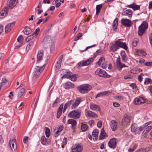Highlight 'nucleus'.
<instances>
[{"mask_svg":"<svg viewBox=\"0 0 152 152\" xmlns=\"http://www.w3.org/2000/svg\"><path fill=\"white\" fill-rule=\"evenodd\" d=\"M83 34L82 33H79L76 36V38L75 39V41L78 40L82 36Z\"/></svg>","mask_w":152,"mask_h":152,"instance_id":"nucleus-53","label":"nucleus"},{"mask_svg":"<svg viewBox=\"0 0 152 152\" xmlns=\"http://www.w3.org/2000/svg\"><path fill=\"white\" fill-rule=\"evenodd\" d=\"M122 39H118L115 42V44L117 45L119 48H121L126 50H127L128 48L127 47L125 43L123 42L122 41Z\"/></svg>","mask_w":152,"mask_h":152,"instance_id":"nucleus-9","label":"nucleus"},{"mask_svg":"<svg viewBox=\"0 0 152 152\" xmlns=\"http://www.w3.org/2000/svg\"><path fill=\"white\" fill-rule=\"evenodd\" d=\"M117 142V140L115 138L111 139L108 142V145L110 147L114 149L116 146V143Z\"/></svg>","mask_w":152,"mask_h":152,"instance_id":"nucleus-13","label":"nucleus"},{"mask_svg":"<svg viewBox=\"0 0 152 152\" xmlns=\"http://www.w3.org/2000/svg\"><path fill=\"white\" fill-rule=\"evenodd\" d=\"M90 108L91 110L94 111H100V107L93 103H91L90 105Z\"/></svg>","mask_w":152,"mask_h":152,"instance_id":"nucleus-23","label":"nucleus"},{"mask_svg":"<svg viewBox=\"0 0 152 152\" xmlns=\"http://www.w3.org/2000/svg\"><path fill=\"white\" fill-rule=\"evenodd\" d=\"M41 143L44 145H47L50 143L48 140L44 136H42L41 139Z\"/></svg>","mask_w":152,"mask_h":152,"instance_id":"nucleus-24","label":"nucleus"},{"mask_svg":"<svg viewBox=\"0 0 152 152\" xmlns=\"http://www.w3.org/2000/svg\"><path fill=\"white\" fill-rule=\"evenodd\" d=\"M63 57V56L62 55L58 58L57 61L55 65V69L56 70H58L60 69Z\"/></svg>","mask_w":152,"mask_h":152,"instance_id":"nucleus-17","label":"nucleus"},{"mask_svg":"<svg viewBox=\"0 0 152 152\" xmlns=\"http://www.w3.org/2000/svg\"><path fill=\"white\" fill-rule=\"evenodd\" d=\"M81 100V99L80 98H78L76 99L75 102L72 104V109H75L76 107L80 103Z\"/></svg>","mask_w":152,"mask_h":152,"instance_id":"nucleus-31","label":"nucleus"},{"mask_svg":"<svg viewBox=\"0 0 152 152\" xmlns=\"http://www.w3.org/2000/svg\"><path fill=\"white\" fill-rule=\"evenodd\" d=\"M152 129V127L151 126H149L146 127L143 131V133H146L149 132Z\"/></svg>","mask_w":152,"mask_h":152,"instance_id":"nucleus-49","label":"nucleus"},{"mask_svg":"<svg viewBox=\"0 0 152 152\" xmlns=\"http://www.w3.org/2000/svg\"><path fill=\"white\" fill-rule=\"evenodd\" d=\"M18 0H8L7 5L9 8L11 9L15 6L17 3Z\"/></svg>","mask_w":152,"mask_h":152,"instance_id":"nucleus-18","label":"nucleus"},{"mask_svg":"<svg viewBox=\"0 0 152 152\" xmlns=\"http://www.w3.org/2000/svg\"><path fill=\"white\" fill-rule=\"evenodd\" d=\"M68 122V124H71L72 125V127H74L76 125L77 122L76 121L73 119H69Z\"/></svg>","mask_w":152,"mask_h":152,"instance_id":"nucleus-34","label":"nucleus"},{"mask_svg":"<svg viewBox=\"0 0 152 152\" xmlns=\"http://www.w3.org/2000/svg\"><path fill=\"white\" fill-rule=\"evenodd\" d=\"M64 88L66 89L73 88L74 87V84L70 82L66 83L64 86Z\"/></svg>","mask_w":152,"mask_h":152,"instance_id":"nucleus-30","label":"nucleus"},{"mask_svg":"<svg viewBox=\"0 0 152 152\" xmlns=\"http://www.w3.org/2000/svg\"><path fill=\"white\" fill-rule=\"evenodd\" d=\"M116 64L118 67V69L120 71H121L123 68L128 67V66L126 65L125 64H122L121 63L120 59L119 58H117Z\"/></svg>","mask_w":152,"mask_h":152,"instance_id":"nucleus-14","label":"nucleus"},{"mask_svg":"<svg viewBox=\"0 0 152 152\" xmlns=\"http://www.w3.org/2000/svg\"><path fill=\"white\" fill-rule=\"evenodd\" d=\"M131 117L129 114H125L122 120V123L123 125L125 126L127 125L130 121Z\"/></svg>","mask_w":152,"mask_h":152,"instance_id":"nucleus-8","label":"nucleus"},{"mask_svg":"<svg viewBox=\"0 0 152 152\" xmlns=\"http://www.w3.org/2000/svg\"><path fill=\"white\" fill-rule=\"evenodd\" d=\"M93 61V59L90 58L86 60L83 61L78 63L77 65L78 66H86L92 63Z\"/></svg>","mask_w":152,"mask_h":152,"instance_id":"nucleus-7","label":"nucleus"},{"mask_svg":"<svg viewBox=\"0 0 152 152\" xmlns=\"http://www.w3.org/2000/svg\"><path fill=\"white\" fill-rule=\"evenodd\" d=\"M69 72H67L66 73V74H65L62 77V78H69V77L70 74H68Z\"/></svg>","mask_w":152,"mask_h":152,"instance_id":"nucleus-54","label":"nucleus"},{"mask_svg":"<svg viewBox=\"0 0 152 152\" xmlns=\"http://www.w3.org/2000/svg\"><path fill=\"white\" fill-rule=\"evenodd\" d=\"M151 80L149 78H145V80L144 83L145 84H148L149 83H151Z\"/></svg>","mask_w":152,"mask_h":152,"instance_id":"nucleus-52","label":"nucleus"},{"mask_svg":"<svg viewBox=\"0 0 152 152\" xmlns=\"http://www.w3.org/2000/svg\"><path fill=\"white\" fill-rule=\"evenodd\" d=\"M81 115V112L80 111L75 110L69 113L68 114V116L69 118L77 119L80 118Z\"/></svg>","mask_w":152,"mask_h":152,"instance_id":"nucleus-3","label":"nucleus"},{"mask_svg":"<svg viewBox=\"0 0 152 152\" xmlns=\"http://www.w3.org/2000/svg\"><path fill=\"white\" fill-rule=\"evenodd\" d=\"M43 43L45 45H50L51 44L53 43V41L51 39V37L50 36H47L44 37Z\"/></svg>","mask_w":152,"mask_h":152,"instance_id":"nucleus-12","label":"nucleus"},{"mask_svg":"<svg viewBox=\"0 0 152 152\" xmlns=\"http://www.w3.org/2000/svg\"><path fill=\"white\" fill-rule=\"evenodd\" d=\"M45 63H42V64H37V65L34 68V71L32 74V77L34 79L37 78L42 72L45 68Z\"/></svg>","mask_w":152,"mask_h":152,"instance_id":"nucleus-1","label":"nucleus"},{"mask_svg":"<svg viewBox=\"0 0 152 152\" xmlns=\"http://www.w3.org/2000/svg\"><path fill=\"white\" fill-rule=\"evenodd\" d=\"M136 54L140 56H145L146 53L145 51L140 50L137 51Z\"/></svg>","mask_w":152,"mask_h":152,"instance_id":"nucleus-40","label":"nucleus"},{"mask_svg":"<svg viewBox=\"0 0 152 152\" xmlns=\"http://www.w3.org/2000/svg\"><path fill=\"white\" fill-rule=\"evenodd\" d=\"M121 23L124 26L127 27H130L132 23L130 20L124 18L121 19Z\"/></svg>","mask_w":152,"mask_h":152,"instance_id":"nucleus-16","label":"nucleus"},{"mask_svg":"<svg viewBox=\"0 0 152 152\" xmlns=\"http://www.w3.org/2000/svg\"><path fill=\"white\" fill-rule=\"evenodd\" d=\"M136 152H148V151H146L145 149H141L137 150Z\"/></svg>","mask_w":152,"mask_h":152,"instance_id":"nucleus-60","label":"nucleus"},{"mask_svg":"<svg viewBox=\"0 0 152 152\" xmlns=\"http://www.w3.org/2000/svg\"><path fill=\"white\" fill-rule=\"evenodd\" d=\"M69 79L73 81H76L77 79V77H76V75L74 74L72 75H71L70 74Z\"/></svg>","mask_w":152,"mask_h":152,"instance_id":"nucleus-46","label":"nucleus"},{"mask_svg":"<svg viewBox=\"0 0 152 152\" xmlns=\"http://www.w3.org/2000/svg\"><path fill=\"white\" fill-rule=\"evenodd\" d=\"M40 31L39 28H37L35 30V31L32 34V35H34V37L36 39V37L38 35Z\"/></svg>","mask_w":152,"mask_h":152,"instance_id":"nucleus-43","label":"nucleus"},{"mask_svg":"<svg viewBox=\"0 0 152 152\" xmlns=\"http://www.w3.org/2000/svg\"><path fill=\"white\" fill-rule=\"evenodd\" d=\"M34 38H35L34 37V36H33V35L32 34L27 37L26 41L27 42H28L33 39L34 40Z\"/></svg>","mask_w":152,"mask_h":152,"instance_id":"nucleus-47","label":"nucleus"},{"mask_svg":"<svg viewBox=\"0 0 152 152\" xmlns=\"http://www.w3.org/2000/svg\"><path fill=\"white\" fill-rule=\"evenodd\" d=\"M28 137H25L23 139V142L24 143H26L27 142Z\"/></svg>","mask_w":152,"mask_h":152,"instance_id":"nucleus-63","label":"nucleus"},{"mask_svg":"<svg viewBox=\"0 0 152 152\" xmlns=\"http://www.w3.org/2000/svg\"><path fill=\"white\" fill-rule=\"evenodd\" d=\"M102 4L97 5L96 7V14H97L99 13L100 11L101 8L102 7Z\"/></svg>","mask_w":152,"mask_h":152,"instance_id":"nucleus-42","label":"nucleus"},{"mask_svg":"<svg viewBox=\"0 0 152 152\" xmlns=\"http://www.w3.org/2000/svg\"><path fill=\"white\" fill-rule=\"evenodd\" d=\"M23 38L22 35H20L18 38L17 40L18 42H21L23 41Z\"/></svg>","mask_w":152,"mask_h":152,"instance_id":"nucleus-55","label":"nucleus"},{"mask_svg":"<svg viewBox=\"0 0 152 152\" xmlns=\"http://www.w3.org/2000/svg\"><path fill=\"white\" fill-rule=\"evenodd\" d=\"M107 134L105 132L103 128L101 130V133L99 135V139L100 140H102L105 138L107 137Z\"/></svg>","mask_w":152,"mask_h":152,"instance_id":"nucleus-32","label":"nucleus"},{"mask_svg":"<svg viewBox=\"0 0 152 152\" xmlns=\"http://www.w3.org/2000/svg\"><path fill=\"white\" fill-rule=\"evenodd\" d=\"M50 45H51L50 47V52L51 53H52L54 50V47L53 43L51 44Z\"/></svg>","mask_w":152,"mask_h":152,"instance_id":"nucleus-62","label":"nucleus"},{"mask_svg":"<svg viewBox=\"0 0 152 152\" xmlns=\"http://www.w3.org/2000/svg\"><path fill=\"white\" fill-rule=\"evenodd\" d=\"M60 102V99L59 98H57L55 100L54 103L53 104V107H55Z\"/></svg>","mask_w":152,"mask_h":152,"instance_id":"nucleus-48","label":"nucleus"},{"mask_svg":"<svg viewBox=\"0 0 152 152\" xmlns=\"http://www.w3.org/2000/svg\"><path fill=\"white\" fill-rule=\"evenodd\" d=\"M99 130L97 129H94L92 133L93 139L94 141L98 139V135L99 134Z\"/></svg>","mask_w":152,"mask_h":152,"instance_id":"nucleus-26","label":"nucleus"},{"mask_svg":"<svg viewBox=\"0 0 152 152\" xmlns=\"http://www.w3.org/2000/svg\"><path fill=\"white\" fill-rule=\"evenodd\" d=\"M123 15L125 16H128L130 18L131 17L132 15V11L131 10L128 9L123 13Z\"/></svg>","mask_w":152,"mask_h":152,"instance_id":"nucleus-28","label":"nucleus"},{"mask_svg":"<svg viewBox=\"0 0 152 152\" xmlns=\"http://www.w3.org/2000/svg\"><path fill=\"white\" fill-rule=\"evenodd\" d=\"M15 22H13L9 24L5 28V31L6 33H7L12 29L13 27L15 25Z\"/></svg>","mask_w":152,"mask_h":152,"instance_id":"nucleus-19","label":"nucleus"},{"mask_svg":"<svg viewBox=\"0 0 152 152\" xmlns=\"http://www.w3.org/2000/svg\"><path fill=\"white\" fill-rule=\"evenodd\" d=\"M45 131V134L47 137H49L50 135V129L47 127H46Z\"/></svg>","mask_w":152,"mask_h":152,"instance_id":"nucleus-50","label":"nucleus"},{"mask_svg":"<svg viewBox=\"0 0 152 152\" xmlns=\"http://www.w3.org/2000/svg\"><path fill=\"white\" fill-rule=\"evenodd\" d=\"M82 147L80 145H77L75 147L73 148L72 152H82Z\"/></svg>","mask_w":152,"mask_h":152,"instance_id":"nucleus-25","label":"nucleus"},{"mask_svg":"<svg viewBox=\"0 0 152 152\" xmlns=\"http://www.w3.org/2000/svg\"><path fill=\"white\" fill-rule=\"evenodd\" d=\"M23 31L25 34L27 35L31 34L32 31L29 27H26Z\"/></svg>","mask_w":152,"mask_h":152,"instance_id":"nucleus-35","label":"nucleus"},{"mask_svg":"<svg viewBox=\"0 0 152 152\" xmlns=\"http://www.w3.org/2000/svg\"><path fill=\"white\" fill-rule=\"evenodd\" d=\"M63 105V104H61L57 110V118H59L61 114Z\"/></svg>","mask_w":152,"mask_h":152,"instance_id":"nucleus-29","label":"nucleus"},{"mask_svg":"<svg viewBox=\"0 0 152 152\" xmlns=\"http://www.w3.org/2000/svg\"><path fill=\"white\" fill-rule=\"evenodd\" d=\"M104 58L102 57L99 59L98 61L96 63V64L100 66L101 64L104 62Z\"/></svg>","mask_w":152,"mask_h":152,"instance_id":"nucleus-39","label":"nucleus"},{"mask_svg":"<svg viewBox=\"0 0 152 152\" xmlns=\"http://www.w3.org/2000/svg\"><path fill=\"white\" fill-rule=\"evenodd\" d=\"M134 102L136 104H140L145 103V99L141 97H137L134 99Z\"/></svg>","mask_w":152,"mask_h":152,"instance_id":"nucleus-15","label":"nucleus"},{"mask_svg":"<svg viewBox=\"0 0 152 152\" xmlns=\"http://www.w3.org/2000/svg\"><path fill=\"white\" fill-rule=\"evenodd\" d=\"M8 8L7 7H5L4 8L0 13V18H2L6 16L8 13Z\"/></svg>","mask_w":152,"mask_h":152,"instance_id":"nucleus-22","label":"nucleus"},{"mask_svg":"<svg viewBox=\"0 0 152 152\" xmlns=\"http://www.w3.org/2000/svg\"><path fill=\"white\" fill-rule=\"evenodd\" d=\"M37 99H34V100L32 104V107L33 108H35V105L36 104V102L37 101Z\"/></svg>","mask_w":152,"mask_h":152,"instance_id":"nucleus-56","label":"nucleus"},{"mask_svg":"<svg viewBox=\"0 0 152 152\" xmlns=\"http://www.w3.org/2000/svg\"><path fill=\"white\" fill-rule=\"evenodd\" d=\"M109 92V91H105L100 92L97 94V95L96 96L95 98H97L98 97L106 96Z\"/></svg>","mask_w":152,"mask_h":152,"instance_id":"nucleus-33","label":"nucleus"},{"mask_svg":"<svg viewBox=\"0 0 152 152\" xmlns=\"http://www.w3.org/2000/svg\"><path fill=\"white\" fill-rule=\"evenodd\" d=\"M8 84V83H1L0 87L1 88H4L6 87Z\"/></svg>","mask_w":152,"mask_h":152,"instance_id":"nucleus-57","label":"nucleus"},{"mask_svg":"<svg viewBox=\"0 0 152 152\" xmlns=\"http://www.w3.org/2000/svg\"><path fill=\"white\" fill-rule=\"evenodd\" d=\"M110 127L113 131L116 130L117 128L118 123L115 120H113L111 121L110 123Z\"/></svg>","mask_w":152,"mask_h":152,"instance_id":"nucleus-20","label":"nucleus"},{"mask_svg":"<svg viewBox=\"0 0 152 152\" xmlns=\"http://www.w3.org/2000/svg\"><path fill=\"white\" fill-rule=\"evenodd\" d=\"M72 100H70L68 102L65 104L63 109L64 112L66 111L68 107L70 106V104H72Z\"/></svg>","mask_w":152,"mask_h":152,"instance_id":"nucleus-41","label":"nucleus"},{"mask_svg":"<svg viewBox=\"0 0 152 152\" xmlns=\"http://www.w3.org/2000/svg\"><path fill=\"white\" fill-rule=\"evenodd\" d=\"M118 19L117 18H116L113 21V26L114 29H116L117 28V26H118ZM115 30V29H114Z\"/></svg>","mask_w":152,"mask_h":152,"instance_id":"nucleus-44","label":"nucleus"},{"mask_svg":"<svg viewBox=\"0 0 152 152\" xmlns=\"http://www.w3.org/2000/svg\"><path fill=\"white\" fill-rule=\"evenodd\" d=\"M95 74L100 77H108L107 73L104 70L100 69H97L95 71Z\"/></svg>","mask_w":152,"mask_h":152,"instance_id":"nucleus-10","label":"nucleus"},{"mask_svg":"<svg viewBox=\"0 0 152 152\" xmlns=\"http://www.w3.org/2000/svg\"><path fill=\"white\" fill-rule=\"evenodd\" d=\"M119 48L115 42L111 47L110 49L111 51L113 52H115Z\"/></svg>","mask_w":152,"mask_h":152,"instance_id":"nucleus-37","label":"nucleus"},{"mask_svg":"<svg viewBox=\"0 0 152 152\" xmlns=\"http://www.w3.org/2000/svg\"><path fill=\"white\" fill-rule=\"evenodd\" d=\"M95 46H96V45H92L87 47L84 50H82H82H81L80 51V52L81 53L83 52L86 51V50H87L88 49H89V48H92V47H94Z\"/></svg>","mask_w":152,"mask_h":152,"instance_id":"nucleus-58","label":"nucleus"},{"mask_svg":"<svg viewBox=\"0 0 152 152\" xmlns=\"http://www.w3.org/2000/svg\"><path fill=\"white\" fill-rule=\"evenodd\" d=\"M88 123L89 125L91 126H93L94 124V121L93 120H90L88 121Z\"/></svg>","mask_w":152,"mask_h":152,"instance_id":"nucleus-59","label":"nucleus"},{"mask_svg":"<svg viewBox=\"0 0 152 152\" xmlns=\"http://www.w3.org/2000/svg\"><path fill=\"white\" fill-rule=\"evenodd\" d=\"M43 52L42 50H40L38 51L37 55V64H42V63H45L43 62Z\"/></svg>","mask_w":152,"mask_h":152,"instance_id":"nucleus-6","label":"nucleus"},{"mask_svg":"<svg viewBox=\"0 0 152 152\" xmlns=\"http://www.w3.org/2000/svg\"><path fill=\"white\" fill-rule=\"evenodd\" d=\"M148 27V23L146 22H143L139 27V30L137 32L138 35L140 36L142 35Z\"/></svg>","mask_w":152,"mask_h":152,"instance_id":"nucleus-5","label":"nucleus"},{"mask_svg":"<svg viewBox=\"0 0 152 152\" xmlns=\"http://www.w3.org/2000/svg\"><path fill=\"white\" fill-rule=\"evenodd\" d=\"M25 91V89L24 88H20V87L17 88L15 91L16 93H18V97L20 98L23 95Z\"/></svg>","mask_w":152,"mask_h":152,"instance_id":"nucleus-21","label":"nucleus"},{"mask_svg":"<svg viewBox=\"0 0 152 152\" xmlns=\"http://www.w3.org/2000/svg\"><path fill=\"white\" fill-rule=\"evenodd\" d=\"M127 7L132 8L134 10H138L140 9V6L136 5L135 3L128 5Z\"/></svg>","mask_w":152,"mask_h":152,"instance_id":"nucleus-27","label":"nucleus"},{"mask_svg":"<svg viewBox=\"0 0 152 152\" xmlns=\"http://www.w3.org/2000/svg\"><path fill=\"white\" fill-rule=\"evenodd\" d=\"M91 88V86L88 84H83L80 85L78 87L79 92L82 94L88 93Z\"/></svg>","mask_w":152,"mask_h":152,"instance_id":"nucleus-4","label":"nucleus"},{"mask_svg":"<svg viewBox=\"0 0 152 152\" xmlns=\"http://www.w3.org/2000/svg\"><path fill=\"white\" fill-rule=\"evenodd\" d=\"M151 123V122H148L146 123L145 125H142L138 127L136 124H134L131 126V130L136 134H139L144 129L145 127L147 126Z\"/></svg>","mask_w":152,"mask_h":152,"instance_id":"nucleus-2","label":"nucleus"},{"mask_svg":"<svg viewBox=\"0 0 152 152\" xmlns=\"http://www.w3.org/2000/svg\"><path fill=\"white\" fill-rule=\"evenodd\" d=\"M102 67L103 69H105L107 67V65L105 63H104V62L102 63Z\"/></svg>","mask_w":152,"mask_h":152,"instance_id":"nucleus-64","label":"nucleus"},{"mask_svg":"<svg viewBox=\"0 0 152 152\" xmlns=\"http://www.w3.org/2000/svg\"><path fill=\"white\" fill-rule=\"evenodd\" d=\"M97 125L98 127L99 128L101 127L102 125V122L100 121H98Z\"/></svg>","mask_w":152,"mask_h":152,"instance_id":"nucleus-61","label":"nucleus"},{"mask_svg":"<svg viewBox=\"0 0 152 152\" xmlns=\"http://www.w3.org/2000/svg\"><path fill=\"white\" fill-rule=\"evenodd\" d=\"M63 128V126H60L59 128H58V129L56 131V133L55 134V136L56 137L59 135L60 134V132L62 131Z\"/></svg>","mask_w":152,"mask_h":152,"instance_id":"nucleus-38","label":"nucleus"},{"mask_svg":"<svg viewBox=\"0 0 152 152\" xmlns=\"http://www.w3.org/2000/svg\"><path fill=\"white\" fill-rule=\"evenodd\" d=\"M88 126L87 125L82 124L81 129L83 131H85L87 129Z\"/></svg>","mask_w":152,"mask_h":152,"instance_id":"nucleus-45","label":"nucleus"},{"mask_svg":"<svg viewBox=\"0 0 152 152\" xmlns=\"http://www.w3.org/2000/svg\"><path fill=\"white\" fill-rule=\"evenodd\" d=\"M87 115L90 117H97V115L92 111L88 110L87 112Z\"/></svg>","mask_w":152,"mask_h":152,"instance_id":"nucleus-36","label":"nucleus"},{"mask_svg":"<svg viewBox=\"0 0 152 152\" xmlns=\"http://www.w3.org/2000/svg\"><path fill=\"white\" fill-rule=\"evenodd\" d=\"M9 145L12 151L15 152L17 148L16 140L13 139L12 140H10L9 142Z\"/></svg>","mask_w":152,"mask_h":152,"instance_id":"nucleus-11","label":"nucleus"},{"mask_svg":"<svg viewBox=\"0 0 152 152\" xmlns=\"http://www.w3.org/2000/svg\"><path fill=\"white\" fill-rule=\"evenodd\" d=\"M34 42H33V41H31L30 42H29V44L27 46L26 48V50H28L30 48V47L31 46H32L33 45H34Z\"/></svg>","mask_w":152,"mask_h":152,"instance_id":"nucleus-51","label":"nucleus"}]
</instances>
